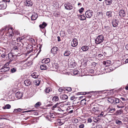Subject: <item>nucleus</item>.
<instances>
[{
	"mask_svg": "<svg viewBox=\"0 0 128 128\" xmlns=\"http://www.w3.org/2000/svg\"><path fill=\"white\" fill-rule=\"evenodd\" d=\"M92 104L90 105V108L91 109V110L92 112L93 113H95L96 112L99 111L98 110L99 109V106L97 104H95L93 106H92Z\"/></svg>",
	"mask_w": 128,
	"mask_h": 128,
	"instance_id": "1",
	"label": "nucleus"
},
{
	"mask_svg": "<svg viewBox=\"0 0 128 128\" xmlns=\"http://www.w3.org/2000/svg\"><path fill=\"white\" fill-rule=\"evenodd\" d=\"M10 30V26H9L6 25L0 30V34L2 36L4 34V32L7 33V32L9 31Z\"/></svg>",
	"mask_w": 128,
	"mask_h": 128,
	"instance_id": "2",
	"label": "nucleus"
},
{
	"mask_svg": "<svg viewBox=\"0 0 128 128\" xmlns=\"http://www.w3.org/2000/svg\"><path fill=\"white\" fill-rule=\"evenodd\" d=\"M104 40V37L102 35L98 36L96 38L95 42L96 44H98L102 42Z\"/></svg>",
	"mask_w": 128,
	"mask_h": 128,
	"instance_id": "3",
	"label": "nucleus"
},
{
	"mask_svg": "<svg viewBox=\"0 0 128 128\" xmlns=\"http://www.w3.org/2000/svg\"><path fill=\"white\" fill-rule=\"evenodd\" d=\"M93 14V11L91 10H89L86 11L85 14L86 18H90L92 16Z\"/></svg>",
	"mask_w": 128,
	"mask_h": 128,
	"instance_id": "4",
	"label": "nucleus"
},
{
	"mask_svg": "<svg viewBox=\"0 0 128 128\" xmlns=\"http://www.w3.org/2000/svg\"><path fill=\"white\" fill-rule=\"evenodd\" d=\"M59 65L57 63L54 62L52 64V67L51 68L52 70L56 71L58 70Z\"/></svg>",
	"mask_w": 128,
	"mask_h": 128,
	"instance_id": "5",
	"label": "nucleus"
},
{
	"mask_svg": "<svg viewBox=\"0 0 128 128\" xmlns=\"http://www.w3.org/2000/svg\"><path fill=\"white\" fill-rule=\"evenodd\" d=\"M60 50L58 48L54 46L52 49L51 52V53L54 55H55L57 53V52Z\"/></svg>",
	"mask_w": 128,
	"mask_h": 128,
	"instance_id": "6",
	"label": "nucleus"
},
{
	"mask_svg": "<svg viewBox=\"0 0 128 128\" xmlns=\"http://www.w3.org/2000/svg\"><path fill=\"white\" fill-rule=\"evenodd\" d=\"M6 35L10 39H12L14 36V34L12 30H10L7 32L6 34Z\"/></svg>",
	"mask_w": 128,
	"mask_h": 128,
	"instance_id": "7",
	"label": "nucleus"
},
{
	"mask_svg": "<svg viewBox=\"0 0 128 128\" xmlns=\"http://www.w3.org/2000/svg\"><path fill=\"white\" fill-rule=\"evenodd\" d=\"M66 9L68 10H70L73 8L72 4L70 3H66L64 5Z\"/></svg>",
	"mask_w": 128,
	"mask_h": 128,
	"instance_id": "8",
	"label": "nucleus"
},
{
	"mask_svg": "<svg viewBox=\"0 0 128 128\" xmlns=\"http://www.w3.org/2000/svg\"><path fill=\"white\" fill-rule=\"evenodd\" d=\"M78 44V42L77 39L74 38L73 39L71 42V45L73 47H75Z\"/></svg>",
	"mask_w": 128,
	"mask_h": 128,
	"instance_id": "9",
	"label": "nucleus"
},
{
	"mask_svg": "<svg viewBox=\"0 0 128 128\" xmlns=\"http://www.w3.org/2000/svg\"><path fill=\"white\" fill-rule=\"evenodd\" d=\"M10 68L8 67L3 66L2 68L0 69V72H4L8 71L10 70Z\"/></svg>",
	"mask_w": 128,
	"mask_h": 128,
	"instance_id": "10",
	"label": "nucleus"
},
{
	"mask_svg": "<svg viewBox=\"0 0 128 128\" xmlns=\"http://www.w3.org/2000/svg\"><path fill=\"white\" fill-rule=\"evenodd\" d=\"M120 16L121 18L124 17L126 14V13L124 10H120L118 13Z\"/></svg>",
	"mask_w": 128,
	"mask_h": 128,
	"instance_id": "11",
	"label": "nucleus"
},
{
	"mask_svg": "<svg viewBox=\"0 0 128 128\" xmlns=\"http://www.w3.org/2000/svg\"><path fill=\"white\" fill-rule=\"evenodd\" d=\"M103 15V13L102 12H98L96 14V17L99 19H101L102 18Z\"/></svg>",
	"mask_w": 128,
	"mask_h": 128,
	"instance_id": "12",
	"label": "nucleus"
},
{
	"mask_svg": "<svg viewBox=\"0 0 128 128\" xmlns=\"http://www.w3.org/2000/svg\"><path fill=\"white\" fill-rule=\"evenodd\" d=\"M41 80L40 79H37L35 80L33 82L34 86H38L40 84Z\"/></svg>",
	"mask_w": 128,
	"mask_h": 128,
	"instance_id": "13",
	"label": "nucleus"
},
{
	"mask_svg": "<svg viewBox=\"0 0 128 128\" xmlns=\"http://www.w3.org/2000/svg\"><path fill=\"white\" fill-rule=\"evenodd\" d=\"M6 6V4L4 2H0V9H5Z\"/></svg>",
	"mask_w": 128,
	"mask_h": 128,
	"instance_id": "14",
	"label": "nucleus"
},
{
	"mask_svg": "<svg viewBox=\"0 0 128 128\" xmlns=\"http://www.w3.org/2000/svg\"><path fill=\"white\" fill-rule=\"evenodd\" d=\"M24 83L26 86H28L32 85V82L30 80L27 79L24 81Z\"/></svg>",
	"mask_w": 128,
	"mask_h": 128,
	"instance_id": "15",
	"label": "nucleus"
},
{
	"mask_svg": "<svg viewBox=\"0 0 128 128\" xmlns=\"http://www.w3.org/2000/svg\"><path fill=\"white\" fill-rule=\"evenodd\" d=\"M56 116L52 113H51L50 114V116L48 117V120L52 122V118H56Z\"/></svg>",
	"mask_w": 128,
	"mask_h": 128,
	"instance_id": "16",
	"label": "nucleus"
},
{
	"mask_svg": "<svg viewBox=\"0 0 128 128\" xmlns=\"http://www.w3.org/2000/svg\"><path fill=\"white\" fill-rule=\"evenodd\" d=\"M22 94L21 92H18L16 93V97L18 99H20L22 96Z\"/></svg>",
	"mask_w": 128,
	"mask_h": 128,
	"instance_id": "17",
	"label": "nucleus"
},
{
	"mask_svg": "<svg viewBox=\"0 0 128 128\" xmlns=\"http://www.w3.org/2000/svg\"><path fill=\"white\" fill-rule=\"evenodd\" d=\"M126 102H121L120 104L117 105V107L118 108H123L124 106L126 105Z\"/></svg>",
	"mask_w": 128,
	"mask_h": 128,
	"instance_id": "18",
	"label": "nucleus"
},
{
	"mask_svg": "<svg viewBox=\"0 0 128 128\" xmlns=\"http://www.w3.org/2000/svg\"><path fill=\"white\" fill-rule=\"evenodd\" d=\"M87 94V92H78L77 93V95L78 94H82L83 95L80 96L79 97V98L80 99H83L84 98H85V96H84V95Z\"/></svg>",
	"mask_w": 128,
	"mask_h": 128,
	"instance_id": "19",
	"label": "nucleus"
},
{
	"mask_svg": "<svg viewBox=\"0 0 128 128\" xmlns=\"http://www.w3.org/2000/svg\"><path fill=\"white\" fill-rule=\"evenodd\" d=\"M38 17V15L36 13H34L31 16L32 20H35Z\"/></svg>",
	"mask_w": 128,
	"mask_h": 128,
	"instance_id": "20",
	"label": "nucleus"
},
{
	"mask_svg": "<svg viewBox=\"0 0 128 128\" xmlns=\"http://www.w3.org/2000/svg\"><path fill=\"white\" fill-rule=\"evenodd\" d=\"M25 3L26 6H31L33 4L32 2L30 0H27Z\"/></svg>",
	"mask_w": 128,
	"mask_h": 128,
	"instance_id": "21",
	"label": "nucleus"
},
{
	"mask_svg": "<svg viewBox=\"0 0 128 128\" xmlns=\"http://www.w3.org/2000/svg\"><path fill=\"white\" fill-rule=\"evenodd\" d=\"M50 59L49 58H47L43 59L42 60V63H44L46 64H47L48 65V64L50 62Z\"/></svg>",
	"mask_w": 128,
	"mask_h": 128,
	"instance_id": "22",
	"label": "nucleus"
},
{
	"mask_svg": "<svg viewBox=\"0 0 128 128\" xmlns=\"http://www.w3.org/2000/svg\"><path fill=\"white\" fill-rule=\"evenodd\" d=\"M26 50L29 52L33 51V46L31 45H28L26 47Z\"/></svg>",
	"mask_w": 128,
	"mask_h": 128,
	"instance_id": "23",
	"label": "nucleus"
},
{
	"mask_svg": "<svg viewBox=\"0 0 128 128\" xmlns=\"http://www.w3.org/2000/svg\"><path fill=\"white\" fill-rule=\"evenodd\" d=\"M84 71L86 72L90 73H94V70L93 69L89 68H85L84 69Z\"/></svg>",
	"mask_w": 128,
	"mask_h": 128,
	"instance_id": "24",
	"label": "nucleus"
},
{
	"mask_svg": "<svg viewBox=\"0 0 128 128\" xmlns=\"http://www.w3.org/2000/svg\"><path fill=\"white\" fill-rule=\"evenodd\" d=\"M48 68V66L46 64H44L40 66V68L41 70H47Z\"/></svg>",
	"mask_w": 128,
	"mask_h": 128,
	"instance_id": "25",
	"label": "nucleus"
},
{
	"mask_svg": "<svg viewBox=\"0 0 128 128\" xmlns=\"http://www.w3.org/2000/svg\"><path fill=\"white\" fill-rule=\"evenodd\" d=\"M102 64H103L106 65V66H108L111 64V62L110 60H107L106 61H104Z\"/></svg>",
	"mask_w": 128,
	"mask_h": 128,
	"instance_id": "26",
	"label": "nucleus"
},
{
	"mask_svg": "<svg viewBox=\"0 0 128 128\" xmlns=\"http://www.w3.org/2000/svg\"><path fill=\"white\" fill-rule=\"evenodd\" d=\"M105 90H101V91H97L95 92L97 94H98V95H100V96H102L104 94H106V92H104Z\"/></svg>",
	"mask_w": 128,
	"mask_h": 128,
	"instance_id": "27",
	"label": "nucleus"
},
{
	"mask_svg": "<svg viewBox=\"0 0 128 128\" xmlns=\"http://www.w3.org/2000/svg\"><path fill=\"white\" fill-rule=\"evenodd\" d=\"M14 56L12 53H9L8 54V57L10 61H12L13 60V58Z\"/></svg>",
	"mask_w": 128,
	"mask_h": 128,
	"instance_id": "28",
	"label": "nucleus"
},
{
	"mask_svg": "<svg viewBox=\"0 0 128 128\" xmlns=\"http://www.w3.org/2000/svg\"><path fill=\"white\" fill-rule=\"evenodd\" d=\"M47 25V24L45 22H43L42 24L39 25V26L40 28L42 29L44 28Z\"/></svg>",
	"mask_w": 128,
	"mask_h": 128,
	"instance_id": "29",
	"label": "nucleus"
},
{
	"mask_svg": "<svg viewBox=\"0 0 128 128\" xmlns=\"http://www.w3.org/2000/svg\"><path fill=\"white\" fill-rule=\"evenodd\" d=\"M108 110L109 112L112 113L115 110V109L114 108L110 106L108 108Z\"/></svg>",
	"mask_w": 128,
	"mask_h": 128,
	"instance_id": "30",
	"label": "nucleus"
},
{
	"mask_svg": "<svg viewBox=\"0 0 128 128\" xmlns=\"http://www.w3.org/2000/svg\"><path fill=\"white\" fill-rule=\"evenodd\" d=\"M112 49L110 47L107 46L106 48V52L110 54L111 53Z\"/></svg>",
	"mask_w": 128,
	"mask_h": 128,
	"instance_id": "31",
	"label": "nucleus"
},
{
	"mask_svg": "<svg viewBox=\"0 0 128 128\" xmlns=\"http://www.w3.org/2000/svg\"><path fill=\"white\" fill-rule=\"evenodd\" d=\"M120 100L119 99L114 98L113 104H117L119 103L120 102Z\"/></svg>",
	"mask_w": 128,
	"mask_h": 128,
	"instance_id": "32",
	"label": "nucleus"
},
{
	"mask_svg": "<svg viewBox=\"0 0 128 128\" xmlns=\"http://www.w3.org/2000/svg\"><path fill=\"white\" fill-rule=\"evenodd\" d=\"M39 74L38 73L34 72L32 74V76L34 78H37Z\"/></svg>",
	"mask_w": 128,
	"mask_h": 128,
	"instance_id": "33",
	"label": "nucleus"
},
{
	"mask_svg": "<svg viewBox=\"0 0 128 128\" xmlns=\"http://www.w3.org/2000/svg\"><path fill=\"white\" fill-rule=\"evenodd\" d=\"M52 90L51 88L50 87H48L46 88L44 90V92L46 93H48L50 91H52Z\"/></svg>",
	"mask_w": 128,
	"mask_h": 128,
	"instance_id": "34",
	"label": "nucleus"
},
{
	"mask_svg": "<svg viewBox=\"0 0 128 128\" xmlns=\"http://www.w3.org/2000/svg\"><path fill=\"white\" fill-rule=\"evenodd\" d=\"M71 53L70 51L68 50H66L64 51V55L66 56H69Z\"/></svg>",
	"mask_w": 128,
	"mask_h": 128,
	"instance_id": "35",
	"label": "nucleus"
},
{
	"mask_svg": "<svg viewBox=\"0 0 128 128\" xmlns=\"http://www.w3.org/2000/svg\"><path fill=\"white\" fill-rule=\"evenodd\" d=\"M104 2L106 5H109L112 4V0H106L104 1Z\"/></svg>",
	"mask_w": 128,
	"mask_h": 128,
	"instance_id": "36",
	"label": "nucleus"
},
{
	"mask_svg": "<svg viewBox=\"0 0 128 128\" xmlns=\"http://www.w3.org/2000/svg\"><path fill=\"white\" fill-rule=\"evenodd\" d=\"M59 100L58 97V96H54L52 98V100L53 102H56L58 101Z\"/></svg>",
	"mask_w": 128,
	"mask_h": 128,
	"instance_id": "37",
	"label": "nucleus"
},
{
	"mask_svg": "<svg viewBox=\"0 0 128 128\" xmlns=\"http://www.w3.org/2000/svg\"><path fill=\"white\" fill-rule=\"evenodd\" d=\"M88 48V46H83L81 48L83 51L84 52L87 51Z\"/></svg>",
	"mask_w": 128,
	"mask_h": 128,
	"instance_id": "38",
	"label": "nucleus"
},
{
	"mask_svg": "<svg viewBox=\"0 0 128 128\" xmlns=\"http://www.w3.org/2000/svg\"><path fill=\"white\" fill-rule=\"evenodd\" d=\"M55 124H57L59 126H60L63 124L61 122L60 120L59 119L56 120Z\"/></svg>",
	"mask_w": 128,
	"mask_h": 128,
	"instance_id": "39",
	"label": "nucleus"
},
{
	"mask_svg": "<svg viewBox=\"0 0 128 128\" xmlns=\"http://www.w3.org/2000/svg\"><path fill=\"white\" fill-rule=\"evenodd\" d=\"M76 64L75 62H70V66L71 68L75 67L76 66Z\"/></svg>",
	"mask_w": 128,
	"mask_h": 128,
	"instance_id": "40",
	"label": "nucleus"
},
{
	"mask_svg": "<svg viewBox=\"0 0 128 128\" xmlns=\"http://www.w3.org/2000/svg\"><path fill=\"white\" fill-rule=\"evenodd\" d=\"M68 98V96L65 94L62 95L60 97V98L62 100H65L67 99Z\"/></svg>",
	"mask_w": 128,
	"mask_h": 128,
	"instance_id": "41",
	"label": "nucleus"
},
{
	"mask_svg": "<svg viewBox=\"0 0 128 128\" xmlns=\"http://www.w3.org/2000/svg\"><path fill=\"white\" fill-rule=\"evenodd\" d=\"M106 16L109 18L112 16V12L111 11L107 12L106 13Z\"/></svg>",
	"mask_w": 128,
	"mask_h": 128,
	"instance_id": "42",
	"label": "nucleus"
},
{
	"mask_svg": "<svg viewBox=\"0 0 128 128\" xmlns=\"http://www.w3.org/2000/svg\"><path fill=\"white\" fill-rule=\"evenodd\" d=\"M52 110H54L56 112H58V111H61L62 110L60 108H52Z\"/></svg>",
	"mask_w": 128,
	"mask_h": 128,
	"instance_id": "43",
	"label": "nucleus"
},
{
	"mask_svg": "<svg viewBox=\"0 0 128 128\" xmlns=\"http://www.w3.org/2000/svg\"><path fill=\"white\" fill-rule=\"evenodd\" d=\"M96 52L93 50L91 52V54H92V58H94L96 56Z\"/></svg>",
	"mask_w": 128,
	"mask_h": 128,
	"instance_id": "44",
	"label": "nucleus"
},
{
	"mask_svg": "<svg viewBox=\"0 0 128 128\" xmlns=\"http://www.w3.org/2000/svg\"><path fill=\"white\" fill-rule=\"evenodd\" d=\"M81 105L84 106L86 104V100L85 99V98H84L81 100Z\"/></svg>",
	"mask_w": 128,
	"mask_h": 128,
	"instance_id": "45",
	"label": "nucleus"
},
{
	"mask_svg": "<svg viewBox=\"0 0 128 128\" xmlns=\"http://www.w3.org/2000/svg\"><path fill=\"white\" fill-rule=\"evenodd\" d=\"M22 20L24 22H26L29 20L28 17L25 16H23L22 18Z\"/></svg>",
	"mask_w": 128,
	"mask_h": 128,
	"instance_id": "46",
	"label": "nucleus"
},
{
	"mask_svg": "<svg viewBox=\"0 0 128 128\" xmlns=\"http://www.w3.org/2000/svg\"><path fill=\"white\" fill-rule=\"evenodd\" d=\"M115 123L116 124L119 125H122V122L118 119L116 120Z\"/></svg>",
	"mask_w": 128,
	"mask_h": 128,
	"instance_id": "47",
	"label": "nucleus"
},
{
	"mask_svg": "<svg viewBox=\"0 0 128 128\" xmlns=\"http://www.w3.org/2000/svg\"><path fill=\"white\" fill-rule=\"evenodd\" d=\"M114 98H108V100L110 103L113 104Z\"/></svg>",
	"mask_w": 128,
	"mask_h": 128,
	"instance_id": "48",
	"label": "nucleus"
},
{
	"mask_svg": "<svg viewBox=\"0 0 128 128\" xmlns=\"http://www.w3.org/2000/svg\"><path fill=\"white\" fill-rule=\"evenodd\" d=\"M112 24L114 27H116L118 25V23L116 22V20H114L112 22Z\"/></svg>",
	"mask_w": 128,
	"mask_h": 128,
	"instance_id": "49",
	"label": "nucleus"
},
{
	"mask_svg": "<svg viewBox=\"0 0 128 128\" xmlns=\"http://www.w3.org/2000/svg\"><path fill=\"white\" fill-rule=\"evenodd\" d=\"M80 16V20H84L86 19V18L85 17L84 14L81 15Z\"/></svg>",
	"mask_w": 128,
	"mask_h": 128,
	"instance_id": "50",
	"label": "nucleus"
},
{
	"mask_svg": "<svg viewBox=\"0 0 128 128\" xmlns=\"http://www.w3.org/2000/svg\"><path fill=\"white\" fill-rule=\"evenodd\" d=\"M32 64V62L31 61H29L28 62L26 63L25 64V65H26L27 66H29Z\"/></svg>",
	"mask_w": 128,
	"mask_h": 128,
	"instance_id": "51",
	"label": "nucleus"
},
{
	"mask_svg": "<svg viewBox=\"0 0 128 128\" xmlns=\"http://www.w3.org/2000/svg\"><path fill=\"white\" fill-rule=\"evenodd\" d=\"M60 105L59 104H58V103H57L53 106L52 108H60Z\"/></svg>",
	"mask_w": 128,
	"mask_h": 128,
	"instance_id": "52",
	"label": "nucleus"
},
{
	"mask_svg": "<svg viewBox=\"0 0 128 128\" xmlns=\"http://www.w3.org/2000/svg\"><path fill=\"white\" fill-rule=\"evenodd\" d=\"M41 105V103L39 102H37L34 106L36 108L39 107Z\"/></svg>",
	"mask_w": 128,
	"mask_h": 128,
	"instance_id": "53",
	"label": "nucleus"
},
{
	"mask_svg": "<svg viewBox=\"0 0 128 128\" xmlns=\"http://www.w3.org/2000/svg\"><path fill=\"white\" fill-rule=\"evenodd\" d=\"M18 48L20 46H22L24 45L23 44L22 42H21L20 43H17V44H16Z\"/></svg>",
	"mask_w": 128,
	"mask_h": 128,
	"instance_id": "54",
	"label": "nucleus"
},
{
	"mask_svg": "<svg viewBox=\"0 0 128 128\" xmlns=\"http://www.w3.org/2000/svg\"><path fill=\"white\" fill-rule=\"evenodd\" d=\"M64 91H68V92H70L72 90L71 88L70 87H66L65 88Z\"/></svg>",
	"mask_w": 128,
	"mask_h": 128,
	"instance_id": "55",
	"label": "nucleus"
},
{
	"mask_svg": "<svg viewBox=\"0 0 128 128\" xmlns=\"http://www.w3.org/2000/svg\"><path fill=\"white\" fill-rule=\"evenodd\" d=\"M79 72L77 70H73V74L74 75L78 74Z\"/></svg>",
	"mask_w": 128,
	"mask_h": 128,
	"instance_id": "56",
	"label": "nucleus"
},
{
	"mask_svg": "<svg viewBox=\"0 0 128 128\" xmlns=\"http://www.w3.org/2000/svg\"><path fill=\"white\" fill-rule=\"evenodd\" d=\"M11 106L9 104H7L6 106L3 107V108L4 109H9L10 108Z\"/></svg>",
	"mask_w": 128,
	"mask_h": 128,
	"instance_id": "57",
	"label": "nucleus"
},
{
	"mask_svg": "<svg viewBox=\"0 0 128 128\" xmlns=\"http://www.w3.org/2000/svg\"><path fill=\"white\" fill-rule=\"evenodd\" d=\"M120 100L121 102H125V101H126V99L124 98L121 97L120 98Z\"/></svg>",
	"mask_w": 128,
	"mask_h": 128,
	"instance_id": "58",
	"label": "nucleus"
},
{
	"mask_svg": "<svg viewBox=\"0 0 128 128\" xmlns=\"http://www.w3.org/2000/svg\"><path fill=\"white\" fill-rule=\"evenodd\" d=\"M21 110V109L20 108H19L18 109H14V112H20Z\"/></svg>",
	"mask_w": 128,
	"mask_h": 128,
	"instance_id": "59",
	"label": "nucleus"
},
{
	"mask_svg": "<svg viewBox=\"0 0 128 128\" xmlns=\"http://www.w3.org/2000/svg\"><path fill=\"white\" fill-rule=\"evenodd\" d=\"M72 121L75 124L77 123L78 122V120L77 118H74L72 119Z\"/></svg>",
	"mask_w": 128,
	"mask_h": 128,
	"instance_id": "60",
	"label": "nucleus"
},
{
	"mask_svg": "<svg viewBox=\"0 0 128 128\" xmlns=\"http://www.w3.org/2000/svg\"><path fill=\"white\" fill-rule=\"evenodd\" d=\"M113 66L115 68H117L120 66V65L116 62L114 63L113 64Z\"/></svg>",
	"mask_w": 128,
	"mask_h": 128,
	"instance_id": "61",
	"label": "nucleus"
},
{
	"mask_svg": "<svg viewBox=\"0 0 128 128\" xmlns=\"http://www.w3.org/2000/svg\"><path fill=\"white\" fill-rule=\"evenodd\" d=\"M16 71V69L14 68H12L11 69V72L12 73L15 72Z\"/></svg>",
	"mask_w": 128,
	"mask_h": 128,
	"instance_id": "62",
	"label": "nucleus"
},
{
	"mask_svg": "<svg viewBox=\"0 0 128 128\" xmlns=\"http://www.w3.org/2000/svg\"><path fill=\"white\" fill-rule=\"evenodd\" d=\"M87 120V123H91L92 121V119L90 118H88Z\"/></svg>",
	"mask_w": 128,
	"mask_h": 128,
	"instance_id": "63",
	"label": "nucleus"
},
{
	"mask_svg": "<svg viewBox=\"0 0 128 128\" xmlns=\"http://www.w3.org/2000/svg\"><path fill=\"white\" fill-rule=\"evenodd\" d=\"M85 73H86L84 71V70H82L81 71V73L82 74V76H84L85 75Z\"/></svg>",
	"mask_w": 128,
	"mask_h": 128,
	"instance_id": "64",
	"label": "nucleus"
}]
</instances>
